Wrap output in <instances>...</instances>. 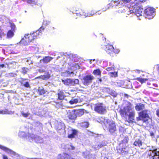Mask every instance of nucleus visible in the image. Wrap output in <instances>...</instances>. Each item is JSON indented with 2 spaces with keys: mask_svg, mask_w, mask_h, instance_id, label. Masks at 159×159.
<instances>
[{
  "mask_svg": "<svg viewBox=\"0 0 159 159\" xmlns=\"http://www.w3.org/2000/svg\"><path fill=\"white\" fill-rule=\"evenodd\" d=\"M121 116L125 119L126 123H132L134 120L135 112L131 104L128 102L126 105L120 110Z\"/></svg>",
  "mask_w": 159,
  "mask_h": 159,
  "instance_id": "f257e3e1",
  "label": "nucleus"
},
{
  "mask_svg": "<svg viewBox=\"0 0 159 159\" xmlns=\"http://www.w3.org/2000/svg\"><path fill=\"white\" fill-rule=\"evenodd\" d=\"M145 1L146 0H131L129 13L135 15L137 17L141 16L143 10L141 7V2Z\"/></svg>",
  "mask_w": 159,
  "mask_h": 159,
  "instance_id": "f03ea898",
  "label": "nucleus"
},
{
  "mask_svg": "<svg viewBox=\"0 0 159 159\" xmlns=\"http://www.w3.org/2000/svg\"><path fill=\"white\" fill-rule=\"evenodd\" d=\"M129 141L127 137L125 136L122 141V143L119 144V147L117 149L118 152L122 155L127 152L128 148L127 147V143Z\"/></svg>",
  "mask_w": 159,
  "mask_h": 159,
  "instance_id": "7ed1b4c3",
  "label": "nucleus"
},
{
  "mask_svg": "<svg viewBox=\"0 0 159 159\" xmlns=\"http://www.w3.org/2000/svg\"><path fill=\"white\" fill-rule=\"evenodd\" d=\"M149 111L148 110H144L139 113V116L136 118L137 121L142 120L143 123L147 124L148 123V120L150 119L148 115Z\"/></svg>",
  "mask_w": 159,
  "mask_h": 159,
  "instance_id": "20e7f679",
  "label": "nucleus"
},
{
  "mask_svg": "<svg viewBox=\"0 0 159 159\" xmlns=\"http://www.w3.org/2000/svg\"><path fill=\"white\" fill-rule=\"evenodd\" d=\"M150 158L152 159H159V148L152 147L148 152Z\"/></svg>",
  "mask_w": 159,
  "mask_h": 159,
  "instance_id": "39448f33",
  "label": "nucleus"
},
{
  "mask_svg": "<svg viewBox=\"0 0 159 159\" xmlns=\"http://www.w3.org/2000/svg\"><path fill=\"white\" fill-rule=\"evenodd\" d=\"M94 110L97 113L103 114L107 112L106 107L103 106L102 103H98L94 105Z\"/></svg>",
  "mask_w": 159,
  "mask_h": 159,
  "instance_id": "423d86ee",
  "label": "nucleus"
},
{
  "mask_svg": "<svg viewBox=\"0 0 159 159\" xmlns=\"http://www.w3.org/2000/svg\"><path fill=\"white\" fill-rule=\"evenodd\" d=\"M144 13L147 15L146 18L148 19L153 18L155 15V9L152 7H149L144 10Z\"/></svg>",
  "mask_w": 159,
  "mask_h": 159,
  "instance_id": "0eeeda50",
  "label": "nucleus"
},
{
  "mask_svg": "<svg viewBox=\"0 0 159 159\" xmlns=\"http://www.w3.org/2000/svg\"><path fill=\"white\" fill-rule=\"evenodd\" d=\"M28 138H29L30 141L34 140L37 143H41L44 142L43 138V136H39L37 135H34L33 134L30 135Z\"/></svg>",
  "mask_w": 159,
  "mask_h": 159,
  "instance_id": "6e6552de",
  "label": "nucleus"
},
{
  "mask_svg": "<svg viewBox=\"0 0 159 159\" xmlns=\"http://www.w3.org/2000/svg\"><path fill=\"white\" fill-rule=\"evenodd\" d=\"M62 81L65 85L69 86H74L78 84L79 83V80L77 79H67L65 80H62Z\"/></svg>",
  "mask_w": 159,
  "mask_h": 159,
  "instance_id": "1a4fd4ad",
  "label": "nucleus"
},
{
  "mask_svg": "<svg viewBox=\"0 0 159 159\" xmlns=\"http://www.w3.org/2000/svg\"><path fill=\"white\" fill-rule=\"evenodd\" d=\"M94 78V77L91 75H86L83 77L82 82L84 85L88 86L92 83Z\"/></svg>",
  "mask_w": 159,
  "mask_h": 159,
  "instance_id": "9d476101",
  "label": "nucleus"
},
{
  "mask_svg": "<svg viewBox=\"0 0 159 159\" xmlns=\"http://www.w3.org/2000/svg\"><path fill=\"white\" fill-rule=\"evenodd\" d=\"M108 129L110 133L112 135L116 136L117 130L115 123L113 121L111 122L109 124Z\"/></svg>",
  "mask_w": 159,
  "mask_h": 159,
  "instance_id": "9b49d317",
  "label": "nucleus"
},
{
  "mask_svg": "<svg viewBox=\"0 0 159 159\" xmlns=\"http://www.w3.org/2000/svg\"><path fill=\"white\" fill-rule=\"evenodd\" d=\"M113 5H115V4H113ZM124 6V5L123 4H122L121 6H116L115 5H114L113 7H118L120 8L118 10V12L119 13H125L126 11V9H127V10H129V11H127V15H131L130 16H132L134 15H134V14H130L129 13V12H130V10H129V7L128 9L127 7H121V6ZM112 7H113L111 6Z\"/></svg>",
  "mask_w": 159,
  "mask_h": 159,
  "instance_id": "f8f14e48",
  "label": "nucleus"
},
{
  "mask_svg": "<svg viewBox=\"0 0 159 159\" xmlns=\"http://www.w3.org/2000/svg\"><path fill=\"white\" fill-rule=\"evenodd\" d=\"M30 38H31V37L30 34H25L21 40L20 43L24 45H28L32 40V39H30Z\"/></svg>",
  "mask_w": 159,
  "mask_h": 159,
  "instance_id": "ddd939ff",
  "label": "nucleus"
},
{
  "mask_svg": "<svg viewBox=\"0 0 159 159\" xmlns=\"http://www.w3.org/2000/svg\"><path fill=\"white\" fill-rule=\"evenodd\" d=\"M130 1V0H118L117 1H113L112 0L111 1V3L109 4V5L110 6H112L113 7L114 5L113 4H114L116 6H121L122 4H123V2L126 3Z\"/></svg>",
  "mask_w": 159,
  "mask_h": 159,
  "instance_id": "4468645a",
  "label": "nucleus"
},
{
  "mask_svg": "<svg viewBox=\"0 0 159 159\" xmlns=\"http://www.w3.org/2000/svg\"><path fill=\"white\" fill-rule=\"evenodd\" d=\"M0 148L12 157L16 156L17 155L16 152L11 150L1 145H0Z\"/></svg>",
  "mask_w": 159,
  "mask_h": 159,
  "instance_id": "2eb2a0df",
  "label": "nucleus"
},
{
  "mask_svg": "<svg viewBox=\"0 0 159 159\" xmlns=\"http://www.w3.org/2000/svg\"><path fill=\"white\" fill-rule=\"evenodd\" d=\"M44 29V28L43 26H42L39 30L36 31L35 32H34L32 34L30 33V35L31 37H33V39H34L36 38H37L38 36L39 37V35H41L42 31Z\"/></svg>",
  "mask_w": 159,
  "mask_h": 159,
  "instance_id": "dca6fc26",
  "label": "nucleus"
},
{
  "mask_svg": "<svg viewBox=\"0 0 159 159\" xmlns=\"http://www.w3.org/2000/svg\"><path fill=\"white\" fill-rule=\"evenodd\" d=\"M68 137L69 138H72L77 134V131L70 127H69L68 128Z\"/></svg>",
  "mask_w": 159,
  "mask_h": 159,
  "instance_id": "f3484780",
  "label": "nucleus"
},
{
  "mask_svg": "<svg viewBox=\"0 0 159 159\" xmlns=\"http://www.w3.org/2000/svg\"><path fill=\"white\" fill-rule=\"evenodd\" d=\"M66 115L69 119L70 120H74L76 118L75 110H73L68 111Z\"/></svg>",
  "mask_w": 159,
  "mask_h": 159,
  "instance_id": "a211bd4d",
  "label": "nucleus"
},
{
  "mask_svg": "<svg viewBox=\"0 0 159 159\" xmlns=\"http://www.w3.org/2000/svg\"><path fill=\"white\" fill-rule=\"evenodd\" d=\"M20 82L23 86L26 88L30 87V80L27 79H24L22 78H20Z\"/></svg>",
  "mask_w": 159,
  "mask_h": 159,
  "instance_id": "6ab92c4d",
  "label": "nucleus"
},
{
  "mask_svg": "<svg viewBox=\"0 0 159 159\" xmlns=\"http://www.w3.org/2000/svg\"><path fill=\"white\" fill-rule=\"evenodd\" d=\"M105 51L108 54L112 53L114 52V48L112 45L107 44L105 46Z\"/></svg>",
  "mask_w": 159,
  "mask_h": 159,
  "instance_id": "aec40b11",
  "label": "nucleus"
},
{
  "mask_svg": "<svg viewBox=\"0 0 159 159\" xmlns=\"http://www.w3.org/2000/svg\"><path fill=\"white\" fill-rule=\"evenodd\" d=\"M32 134L28 133L27 134H26L25 132L23 131L20 132L18 134V136L21 138H25L26 139H27L28 141H30V139H29V138H28V137H29V135H31Z\"/></svg>",
  "mask_w": 159,
  "mask_h": 159,
  "instance_id": "412c9836",
  "label": "nucleus"
},
{
  "mask_svg": "<svg viewBox=\"0 0 159 159\" xmlns=\"http://www.w3.org/2000/svg\"><path fill=\"white\" fill-rule=\"evenodd\" d=\"M77 10L75 11H72V13L73 14H76L77 16H85V17H89L91 16H93L94 14V13H93V14L90 13V14H86L85 12H82L79 13L77 12Z\"/></svg>",
  "mask_w": 159,
  "mask_h": 159,
  "instance_id": "4be33fe9",
  "label": "nucleus"
},
{
  "mask_svg": "<svg viewBox=\"0 0 159 159\" xmlns=\"http://www.w3.org/2000/svg\"><path fill=\"white\" fill-rule=\"evenodd\" d=\"M58 158H60L61 159H74L71 157L70 155L66 153H64L62 155H59Z\"/></svg>",
  "mask_w": 159,
  "mask_h": 159,
  "instance_id": "5701e85b",
  "label": "nucleus"
},
{
  "mask_svg": "<svg viewBox=\"0 0 159 159\" xmlns=\"http://www.w3.org/2000/svg\"><path fill=\"white\" fill-rule=\"evenodd\" d=\"M53 59V58L50 57H45L43 59L40 60V62H43L44 63H47L49 62Z\"/></svg>",
  "mask_w": 159,
  "mask_h": 159,
  "instance_id": "b1692460",
  "label": "nucleus"
},
{
  "mask_svg": "<svg viewBox=\"0 0 159 159\" xmlns=\"http://www.w3.org/2000/svg\"><path fill=\"white\" fill-rule=\"evenodd\" d=\"M144 108V105L141 103H137L135 106V109L137 111L142 110Z\"/></svg>",
  "mask_w": 159,
  "mask_h": 159,
  "instance_id": "393cba45",
  "label": "nucleus"
},
{
  "mask_svg": "<svg viewBox=\"0 0 159 159\" xmlns=\"http://www.w3.org/2000/svg\"><path fill=\"white\" fill-rule=\"evenodd\" d=\"M64 92L63 91H59L57 93L58 95V98L59 100H62L65 97Z\"/></svg>",
  "mask_w": 159,
  "mask_h": 159,
  "instance_id": "a878e982",
  "label": "nucleus"
},
{
  "mask_svg": "<svg viewBox=\"0 0 159 159\" xmlns=\"http://www.w3.org/2000/svg\"><path fill=\"white\" fill-rule=\"evenodd\" d=\"M14 112L9 111L7 109H5L3 110H0V114H13Z\"/></svg>",
  "mask_w": 159,
  "mask_h": 159,
  "instance_id": "bb28decb",
  "label": "nucleus"
},
{
  "mask_svg": "<svg viewBox=\"0 0 159 159\" xmlns=\"http://www.w3.org/2000/svg\"><path fill=\"white\" fill-rule=\"evenodd\" d=\"M20 113L23 117L29 119L30 118L31 116L30 113L28 111L27 112H25L23 111H21Z\"/></svg>",
  "mask_w": 159,
  "mask_h": 159,
  "instance_id": "cd10ccee",
  "label": "nucleus"
},
{
  "mask_svg": "<svg viewBox=\"0 0 159 159\" xmlns=\"http://www.w3.org/2000/svg\"><path fill=\"white\" fill-rule=\"evenodd\" d=\"M75 113L77 116H80L84 114V110L83 109H80L77 110H75Z\"/></svg>",
  "mask_w": 159,
  "mask_h": 159,
  "instance_id": "c85d7f7f",
  "label": "nucleus"
},
{
  "mask_svg": "<svg viewBox=\"0 0 159 159\" xmlns=\"http://www.w3.org/2000/svg\"><path fill=\"white\" fill-rule=\"evenodd\" d=\"M65 126L64 124L62 122H59L58 123V126L57 129L58 130H64Z\"/></svg>",
  "mask_w": 159,
  "mask_h": 159,
  "instance_id": "c756f323",
  "label": "nucleus"
},
{
  "mask_svg": "<svg viewBox=\"0 0 159 159\" xmlns=\"http://www.w3.org/2000/svg\"><path fill=\"white\" fill-rule=\"evenodd\" d=\"M25 1L26 2L28 3L31 4L32 6L34 5H39L37 4L38 0H25Z\"/></svg>",
  "mask_w": 159,
  "mask_h": 159,
  "instance_id": "7c9ffc66",
  "label": "nucleus"
},
{
  "mask_svg": "<svg viewBox=\"0 0 159 159\" xmlns=\"http://www.w3.org/2000/svg\"><path fill=\"white\" fill-rule=\"evenodd\" d=\"M32 125L35 127H38L39 129L42 128V124L39 122H33Z\"/></svg>",
  "mask_w": 159,
  "mask_h": 159,
  "instance_id": "2f4dec72",
  "label": "nucleus"
},
{
  "mask_svg": "<svg viewBox=\"0 0 159 159\" xmlns=\"http://www.w3.org/2000/svg\"><path fill=\"white\" fill-rule=\"evenodd\" d=\"M93 74L94 75L101 76V71L99 69H96L93 70Z\"/></svg>",
  "mask_w": 159,
  "mask_h": 159,
  "instance_id": "473e14b6",
  "label": "nucleus"
},
{
  "mask_svg": "<svg viewBox=\"0 0 159 159\" xmlns=\"http://www.w3.org/2000/svg\"><path fill=\"white\" fill-rule=\"evenodd\" d=\"M142 144V143L140 140H136L134 143V145L136 146L140 147Z\"/></svg>",
  "mask_w": 159,
  "mask_h": 159,
  "instance_id": "72a5a7b5",
  "label": "nucleus"
},
{
  "mask_svg": "<svg viewBox=\"0 0 159 159\" xmlns=\"http://www.w3.org/2000/svg\"><path fill=\"white\" fill-rule=\"evenodd\" d=\"M38 92L40 95H41L44 94L45 93V91L43 88H39Z\"/></svg>",
  "mask_w": 159,
  "mask_h": 159,
  "instance_id": "f704fd0d",
  "label": "nucleus"
},
{
  "mask_svg": "<svg viewBox=\"0 0 159 159\" xmlns=\"http://www.w3.org/2000/svg\"><path fill=\"white\" fill-rule=\"evenodd\" d=\"M78 102V100L77 98H72L71 100L69 101V103L70 104H73L77 103Z\"/></svg>",
  "mask_w": 159,
  "mask_h": 159,
  "instance_id": "c9c22d12",
  "label": "nucleus"
},
{
  "mask_svg": "<svg viewBox=\"0 0 159 159\" xmlns=\"http://www.w3.org/2000/svg\"><path fill=\"white\" fill-rule=\"evenodd\" d=\"M67 148L68 150H74L75 147L71 144H67L66 145V149Z\"/></svg>",
  "mask_w": 159,
  "mask_h": 159,
  "instance_id": "e433bc0d",
  "label": "nucleus"
},
{
  "mask_svg": "<svg viewBox=\"0 0 159 159\" xmlns=\"http://www.w3.org/2000/svg\"><path fill=\"white\" fill-rule=\"evenodd\" d=\"M14 34L13 32L11 30H9L7 33V36L8 38H11L13 36Z\"/></svg>",
  "mask_w": 159,
  "mask_h": 159,
  "instance_id": "4c0bfd02",
  "label": "nucleus"
},
{
  "mask_svg": "<svg viewBox=\"0 0 159 159\" xmlns=\"http://www.w3.org/2000/svg\"><path fill=\"white\" fill-rule=\"evenodd\" d=\"M29 69L26 67H23L21 68V72L23 74H27V72L29 71Z\"/></svg>",
  "mask_w": 159,
  "mask_h": 159,
  "instance_id": "58836bf2",
  "label": "nucleus"
},
{
  "mask_svg": "<svg viewBox=\"0 0 159 159\" xmlns=\"http://www.w3.org/2000/svg\"><path fill=\"white\" fill-rule=\"evenodd\" d=\"M54 105H55L56 107L57 108H59L61 107H62V104L61 102H55V104H54Z\"/></svg>",
  "mask_w": 159,
  "mask_h": 159,
  "instance_id": "ea45409f",
  "label": "nucleus"
},
{
  "mask_svg": "<svg viewBox=\"0 0 159 159\" xmlns=\"http://www.w3.org/2000/svg\"><path fill=\"white\" fill-rule=\"evenodd\" d=\"M137 80L141 83H143L148 80V79H147L138 78H137Z\"/></svg>",
  "mask_w": 159,
  "mask_h": 159,
  "instance_id": "a19ab883",
  "label": "nucleus"
},
{
  "mask_svg": "<svg viewBox=\"0 0 159 159\" xmlns=\"http://www.w3.org/2000/svg\"><path fill=\"white\" fill-rule=\"evenodd\" d=\"M81 126L82 127L87 128L89 126V124L87 122H84L81 124Z\"/></svg>",
  "mask_w": 159,
  "mask_h": 159,
  "instance_id": "79ce46f5",
  "label": "nucleus"
},
{
  "mask_svg": "<svg viewBox=\"0 0 159 159\" xmlns=\"http://www.w3.org/2000/svg\"><path fill=\"white\" fill-rule=\"evenodd\" d=\"M103 147L102 145V144H101V143H100L99 144L96 145L94 147V148H95V150H98L99 149L101 148L102 147Z\"/></svg>",
  "mask_w": 159,
  "mask_h": 159,
  "instance_id": "37998d69",
  "label": "nucleus"
},
{
  "mask_svg": "<svg viewBox=\"0 0 159 159\" xmlns=\"http://www.w3.org/2000/svg\"><path fill=\"white\" fill-rule=\"evenodd\" d=\"M10 24L12 30L14 31L16 29V26L15 24L12 23H10Z\"/></svg>",
  "mask_w": 159,
  "mask_h": 159,
  "instance_id": "c03bdc74",
  "label": "nucleus"
},
{
  "mask_svg": "<svg viewBox=\"0 0 159 159\" xmlns=\"http://www.w3.org/2000/svg\"><path fill=\"white\" fill-rule=\"evenodd\" d=\"M111 74V77H115L117 76V72H111L110 73Z\"/></svg>",
  "mask_w": 159,
  "mask_h": 159,
  "instance_id": "a18cd8bd",
  "label": "nucleus"
},
{
  "mask_svg": "<svg viewBox=\"0 0 159 159\" xmlns=\"http://www.w3.org/2000/svg\"><path fill=\"white\" fill-rule=\"evenodd\" d=\"M50 21L47 20H43V25H44L46 26L50 24Z\"/></svg>",
  "mask_w": 159,
  "mask_h": 159,
  "instance_id": "49530a36",
  "label": "nucleus"
},
{
  "mask_svg": "<svg viewBox=\"0 0 159 159\" xmlns=\"http://www.w3.org/2000/svg\"><path fill=\"white\" fill-rule=\"evenodd\" d=\"M109 94L114 97H115L116 95V92L112 90H111V92L109 93Z\"/></svg>",
  "mask_w": 159,
  "mask_h": 159,
  "instance_id": "de8ad7c7",
  "label": "nucleus"
},
{
  "mask_svg": "<svg viewBox=\"0 0 159 159\" xmlns=\"http://www.w3.org/2000/svg\"><path fill=\"white\" fill-rule=\"evenodd\" d=\"M111 90L109 88H105L104 89V91L107 92L109 94L111 92Z\"/></svg>",
  "mask_w": 159,
  "mask_h": 159,
  "instance_id": "09e8293b",
  "label": "nucleus"
},
{
  "mask_svg": "<svg viewBox=\"0 0 159 159\" xmlns=\"http://www.w3.org/2000/svg\"><path fill=\"white\" fill-rule=\"evenodd\" d=\"M114 69V68L112 67H109L106 69V70L108 71L113 70Z\"/></svg>",
  "mask_w": 159,
  "mask_h": 159,
  "instance_id": "8fccbe9b",
  "label": "nucleus"
},
{
  "mask_svg": "<svg viewBox=\"0 0 159 159\" xmlns=\"http://www.w3.org/2000/svg\"><path fill=\"white\" fill-rule=\"evenodd\" d=\"M101 143L103 146L106 145L107 144V142L106 141H103L101 142Z\"/></svg>",
  "mask_w": 159,
  "mask_h": 159,
  "instance_id": "3c124183",
  "label": "nucleus"
},
{
  "mask_svg": "<svg viewBox=\"0 0 159 159\" xmlns=\"http://www.w3.org/2000/svg\"><path fill=\"white\" fill-rule=\"evenodd\" d=\"M38 71L40 73H42L44 72L45 70L43 69L42 68H40L39 69H38Z\"/></svg>",
  "mask_w": 159,
  "mask_h": 159,
  "instance_id": "603ef678",
  "label": "nucleus"
},
{
  "mask_svg": "<svg viewBox=\"0 0 159 159\" xmlns=\"http://www.w3.org/2000/svg\"><path fill=\"white\" fill-rule=\"evenodd\" d=\"M50 76L49 75H44L42 76V78L43 79H45L46 78H48Z\"/></svg>",
  "mask_w": 159,
  "mask_h": 159,
  "instance_id": "864d4df0",
  "label": "nucleus"
},
{
  "mask_svg": "<svg viewBox=\"0 0 159 159\" xmlns=\"http://www.w3.org/2000/svg\"><path fill=\"white\" fill-rule=\"evenodd\" d=\"M14 76V75L12 73H10L7 74L8 76L13 77Z\"/></svg>",
  "mask_w": 159,
  "mask_h": 159,
  "instance_id": "5fc2aeb1",
  "label": "nucleus"
},
{
  "mask_svg": "<svg viewBox=\"0 0 159 159\" xmlns=\"http://www.w3.org/2000/svg\"><path fill=\"white\" fill-rule=\"evenodd\" d=\"M88 134L90 135H93V133L91 131H88L87 132Z\"/></svg>",
  "mask_w": 159,
  "mask_h": 159,
  "instance_id": "6e6d98bb",
  "label": "nucleus"
},
{
  "mask_svg": "<svg viewBox=\"0 0 159 159\" xmlns=\"http://www.w3.org/2000/svg\"><path fill=\"white\" fill-rule=\"evenodd\" d=\"M156 115L159 117V109H157L156 111Z\"/></svg>",
  "mask_w": 159,
  "mask_h": 159,
  "instance_id": "4d7b16f0",
  "label": "nucleus"
},
{
  "mask_svg": "<svg viewBox=\"0 0 159 159\" xmlns=\"http://www.w3.org/2000/svg\"><path fill=\"white\" fill-rule=\"evenodd\" d=\"M2 157L3 159H8L7 157L4 155H2Z\"/></svg>",
  "mask_w": 159,
  "mask_h": 159,
  "instance_id": "13d9d810",
  "label": "nucleus"
},
{
  "mask_svg": "<svg viewBox=\"0 0 159 159\" xmlns=\"http://www.w3.org/2000/svg\"><path fill=\"white\" fill-rule=\"evenodd\" d=\"M5 65L4 64H2L0 65V67H1L2 68H3L4 67Z\"/></svg>",
  "mask_w": 159,
  "mask_h": 159,
  "instance_id": "bf43d9fd",
  "label": "nucleus"
},
{
  "mask_svg": "<svg viewBox=\"0 0 159 159\" xmlns=\"http://www.w3.org/2000/svg\"><path fill=\"white\" fill-rule=\"evenodd\" d=\"M114 52L113 53L115 52L116 53H118L119 52V51L118 50H116L115 52H114Z\"/></svg>",
  "mask_w": 159,
  "mask_h": 159,
  "instance_id": "052dcab7",
  "label": "nucleus"
},
{
  "mask_svg": "<svg viewBox=\"0 0 159 159\" xmlns=\"http://www.w3.org/2000/svg\"><path fill=\"white\" fill-rule=\"evenodd\" d=\"M124 97H126L127 98H128L129 97V95L127 94H124Z\"/></svg>",
  "mask_w": 159,
  "mask_h": 159,
  "instance_id": "680f3d73",
  "label": "nucleus"
},
{
  "mask_svg": "<svg viewBox=\"0 0 159 159\" xmlns=\"http://www.w3.org/2000/svg\"><path fill=\"white\" fill-rule=\"evenodd\" d=\"M2 36V31L1 30H0V38H1Z\"/></svg>",
  "mask_w": 159,
  "mask_h": 159,
  "instance_id": "e2e57ef3",
  "label": "nucleus"
},
{
  "mask_svg": "<svg viewBox=\"0 0 159 159\" xmlns=\"http://www.w3.org/2000/svg\"><path fill=\"white\" fill-rule=\"evenodd\" d=\"M98 81L99 82H102V80L101 79L98 78Z\"/></svg>",
  "mask_w": 159,
  "mask_h": 159,
  "instance_id": "0e129e2a",
  "label": "nucleus"
},
{
  "mask_svg": "<svg viewBox=\"0 0 159 159\" xmlns=\"http://www.w3.org/2000/svg\"><path fill=\"white\" fill-rule=\"evenodd\" d=\"M153 85L155 86V87H157V84H153Z\"/></svg>",
  "mask_w": 159,
  "mask_h": 159,
  "instance_id": "69168bd1",
  "label": "nucleus"
},
{
  "mask_svg": "<svg viewBox=\"0 0 159 159\" xmlns=\"http://www.w3.org/2000/svg\"><path fill=\"white\" fill-rule=\"evenodd\" d=\"M92 61V60H90V63H92V62H91V61Z\"/></svg>",
  "mask_w": 159,
  "mask_h": 159,
  "instance_id": "338daca9",
  "label": "nucleus"
},
{
  "mask_svg": "<svg viewBox=\"0 0 159 159\" xmlns=\"http://www.w3.org/2000/svg\"><path fill=\"white\" fill-rule=\"evenodd\" d=\"M137 72H138V73H139L140 72V71L139 70H137Z\"/></svg>",
  "mask_w": 159,
  "mask_h": 159,
  "instance_id": "774afa93",
  "label": "nucleus"
}]
</instances>
